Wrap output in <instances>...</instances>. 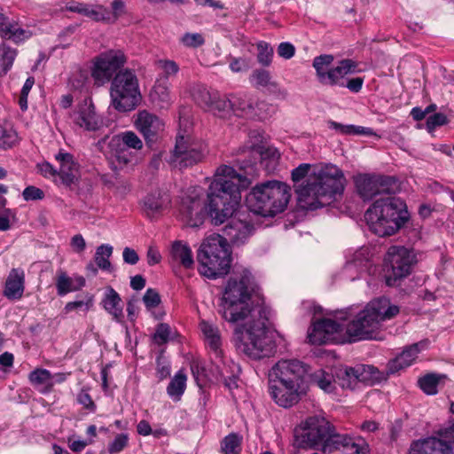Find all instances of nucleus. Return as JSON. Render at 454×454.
<instances>
[{
    "label": "nucleus",
    "mask_w": 454,
    "mask_h": 454,
    "mask_svg": "<svg viewBox=\"0 0 454 454\" xmlns=\"http://www.w3.org/2000/svg\"><path fill=\"white\" fill-rule=\"evenodd\" d=\"M252 274L247 269L234 273L224 286L218 312L225 321L237 325V348L257 360L270 356L276 346L265 325V310L252 297Z\"/></svg>",
    "instance_id": "obj_1"
},
{
    "label": "nucleus",
    "mask_w": 454,
    "mask_h": 454,
    "mask_svg": "<svg viewBox=\"0 0 454 454\" xmlns=\"http://www.w3.org/2000/svg\"><path fill=\"white\" fill-rule=\"evenodd\" d=\"M340 170L332 163L300 164L292 171V180L300 206L309 210L323 207L338 188Z\"/></svg>",
    "instance_id": "obj_2"
},
{
    "label": "nucleus",
    "mask_w": 454,
    "mask_h": 454,
    "mask_svg": "<svg viewBox=\"0 0 454 454\" xmlns=\"http://www.w3.org/2000/svg\"><path fill=\"white\" fill-rule=\"evenodd\" d=\"M246 185L247 178L232 167L222 165L216 169L206 204L207 215L214 225H221L233 215L240 203V190Z\"/></svg>",
    "instance_id": "obj_3"
},
{
    "label": "nucleus",
    "mask_w": 454,
    "mask_h": 454,
    "mask_svg": "<svg viewBox=\"0 0 454 454\" xmlns=\"http://www.w3.org/2000/svg\"><path fill=\"white\" fill-rule=\"evenodd\" d=\"M364 219L373 233L385 237L395 234L408 221L409 213L403 200L388 195L376 200Z\"/></svg>",
    "instance_id": "obj_4"
},
{
    "label": "nucleus",
    "mask_w": 454,
    "mask_h": 454,
    "mask_svg": "<svg viewBox=\"0 0 454 454\" xmlns=\"http://www.w3.org/2000/svg\"><path fill=\"white\" fill-rule=\"evenodd\" d=\"M291 198L290 186L281 181L270 180L254 185L247 195L248 209L263 217L282 213Z\"/></svg>",
    "instance_id": "obj_5"
},
{
    "label": "nucleus",
    "mask_w": 454,
    "mask_h": 454,
    "mask_svg": "<svg viewBox=\"0 0 454 454\" xmlns=\"http://www.w3.org/2000/svg\"><path fill=\"white\" fill-rule=\"evenodd\" d=\"M399 312V307L388 298L373 299L347 325V333L358 340L373 339V334L381 327L382 323L394 318Z\"/></svg>",
    "instance_id": "obj_6"
},
{
    "label": "nucleus",
    "mask_w": 454,
    "mask_h": 454,
    "mask_svg": "<svg viewBox=\"0 0 454 454\" xmlns=\"http://www.w3.org/2000/svg\"><path fill=\"white\" fill-rule=\"evenodd\" d=\"M197 260L199 272L208 278L227 274L231 262L228 241L219 234L207 237L198 250Z\"/></svg>",
    "instance_id": "obj_7"
},
{
    "label": "nucleus",
    "mask_w": 454,
    "mask_h": 454,
    "mask_svg": "<svg viewBox=\"0 0 454 454\" xmlns=\"http://www.w3.org/2000/svg\"><path fill=\"white\" fill-rule=\"evenodd\" d=\"M301 439V447L320 448L324 454H332L340 445V436L333 425L325 418L318 416L307 419Z\"/></svg>",
    "instance_id": "obj_8"
},
{
    "label": "nucleus",
    "mask_w": 454,
    "mask_h": 454,
    "mask_svg": "<svg viewBox=\"0 0 454 454\" xmlns=\"http://www.w3.org/2000/svg\"><path fill=\"white\" fill-rule=\"evenodd\" d=\"M110 96L112 106L119 112H129L138 105L141 99L139 83L135 72L125 68L114 77Z\"/></svg>",
    "instance_id": "obj_9"
},
{
    "label": "nucleus",
    "mask_w": 454,
    "mask_h": 454,
    "mask_svg": "<svg viewBox=\"0 0 454 454\" xmlns=\"http://www.w3.org/2000/svg\"><path fill=\"white\" fill-rule=\"evenodd\" d=\"M143 142L133 131L121 132L111 137L106 154L114 169L137 162V152L143 148Z\"/></svg>",
    "instance_id": "obj_10"
},
{
    "label": "nucleus",
    "mask_w": 454,
    "mask_h": 454,
    "mask_svg": "<svg viewBox=\"0 0 454 454\" xmlns=\"http://www.w3.org/2000/svg\"><path fill=\"white\" fill-rule=\"evenodd\" d=\"M416 262V254L412 249L403 246L388 247L384 257L387 285L393 286L397 280L408 277Z\"/></svg>",
    "instance_id": "obj_11"
},
{
    "label": "nucleus",
    "mask_w": 454,
    "mask_h": 454,
    "mask_svg": "<svg viewBox=\"0 0 454 454\" xmlns=\"http://www.w3.org/2000/svg\"><path fill=\"white\" fill-rule=\"evenodd\" d=\"M207 153V145L204 142L178 136L169 162L179 168H188L202 161Z\"/></svg>",
    "instance_id": "obj_12"
},
{
    "label": "nucleus",
    "mask_w": 454,
    "mask_h": 454,
    "mask_svg": "<svg viewBox=\"0 0 454 454\" xmlns=\"http://www.w3.org/2000/svg\"><path fill=\"white\" fill-rule=\"evenodd\" d=\"M314 317L308 329V343L311 345H325L335 341L340 325L332 317L323 314L320 306H314Z\"/></svg>",
    "instance_id": "obj_13"
},
{
    "label": "nucleus",
    "mask_w": 454,
    "mask_h": 454,
    "mask_svg": "<svg viewBox=\"0 0 454 454\" xmlns=\"http://www.w3.org/2000/svg\"><path fill=\"white\" fill-rule=\"evenodd\" d=\"M127 61L125 54L120 50H110L99 54L93 60L91 76L97 85L108 82Z\"/></svg>",
    "instance_id": "obj_14"
},
{
    "label": "nucleus",
    "mask_w": 454,
    "mask_h": 454,
    "mask_svg": "<svg viewBox=\"0 0 454 454\" xmlns=\"http://www.w3.org/2000/svg\"><path fill=\"white\" fill-rule=\"evenodd\" d=\"M203 189L200 186L190 187L181 199L179 213L183 222L191 227H198L203 223L204 209L202 203Z\"/></svg>",
    "instance_id": "obj_15"
},
{
    "label": "nucleus",
    "mask_w": 454,
    "mask_h": 454,
    "mask_svg": "<svg viewBox=\"0 0 454 454\" xmlns=\"http://www.w3.org/2000/svg\"><path fill=\"white\" fill-rule=\"evenodd\" d=\"M386 380L385 373L373 365L356 364L346 367L342 374V388L354 390L363 385H374Z\"/></svg>",
    "instance_id": "obj_16"
},
{
    "label": "nucleus",
    "mask_w": 454,
    "mask_h": 454,
    "mask_svg": "<svg viewBox=\"0 0 454 454\" xmlns=\"http://www.w3.org/2000/svg\"><path fill=\"white\" fill-rule=\"evenodd\" d=\"M269 393L278 405L289 408L306 395L307 387L292 380L288 382L269 379Z\"/></svg>",
    "instance_id": "obj_17"
},
{
    "label": "nucleus",
    "mask_w": 454,
    "mask_h": 454,
    "mask_svg": "<svg viewBox=\"0 0 454 454\" xmlns=\"http://www.w3.org/2000/svg\"><path fill=\"white\" fill-rule=\"evenodd\" d=\"M263 135L258 130H253L248 135V141L238 150L239 154L249 156V165L254 164L256 160L262 161L270 159L273 164H276L280 157L279 152L274 147H267L263 145Z\"/></svg>",
    "instance_id": "obj_18"
},
{
    "label": "nucleus",
    "mask_w": 454,
    "mask_h": 454,
    "mask_svg": "<svg viewBox=\"0 0 454 454\" xmlns=\"http://www.w3.org/2000/svg\"><path fill=\"white\" fill-rule=\"evenodd\" d=\"M70 118L75 126L86 131L99 130L104 125L103 117L96 111L90 98H84L75 106Z\"/></svg>",
    "instance_id": "obj_19"
},
{
    "label": "nucleus",
    "mask_w": 454,
    "mask_h": 454,
    "mask_svg": "<svg viewBox=\"0 0 454 454\" xmlns=\"http://www.w3.org/2000/svg\"><path fill=\"white\" fill-rule=\"evenodd\" d=\"M357 192L364 200H370L376 195L393 192L395 180L389 176H360L356 180Z\"/></svg>",
    "instance_id": "obj_20"
},
{
    "label": "nucleus",
    "mask_w": 454,
    "mask_h": 454,
    "mask_svg": "<svg viewBox=\"0 0 454 454\" xmlns=\"http://www.w3.org/2000/svg\"><path fill=\"white\" fill-rule=\"evenodd\" d=\"M307 372L305 364L297 359H282L270 371L269 379L280 381L291 380L294 383L306 385L304 376Z\"/></svg>",
    "instance_id": "obj_21"
},
{
    "label": "nucleus",
    "mask_w": 454,
    "mask_h": 454,
    "mask_svg": "<svg viewBox=\"0 0 454 454\" xmlns=\"http://www.w3.org/2000/svg\"><path fill=\"white\" fill-rule=\"evenodd\" d=\"M333 60V56L330 54H323L313 59L312 66L317 80L324 85H335L340 78V65H334Z\"/></svg>",
    "instance_id": "obj_22"
},
{
    "label": "nucleus",
    "mask_w": 454,
    "mask_h": 454,
    "mask_svg": "<svg viewBox=\"0 0 454 454\" xmlns=\"http://www.w3.org/2000/svg\"><path fill=\"white\" fill-rule=\"evenodd\" d=\"M169 195L160 189L148 192L141 200V207L146 216L153 218L161 215L170 206Z\"/></svg>",
    "instance_id": "obj_23"
},
{
    "label": "nucleus",
    "mask_w": 454,
    "mask_h": 454,
    "mask_svg": "<svg viewBox=\"0 0 454 454\" xmlns=\"http://www.w3.org/2000/svg\"><path fill=\"white\" fill-rule=\"evenodd\" d=\"M254 227L247 219L232 218L223 228L224 238L233 245L244 244L253 234Z\"/></svg>",
    "instance_id": "obj_24"
},
{
    "label": "nucleus",
    "mask_w": 454,
    "mask_h": 454,
    "mask_svg": "<svg viewBox=\"0 0 454 454\" xmlns=\"http://www.w3.org/2000/svg\"><path fill=\"white\" fill-rule=\"evenodd\" d=\"M408 454H454V452L453 446L436 436H430L412 442Z\"/></svg>",
    "instance_id": "obj_25"
},
{
    "label": "nucleus",
    "mask_w": 454,
    "mask_h": 454,
    "mask_svg": "<svg viewBox=\"0 0 454 454\" xmlns=\"http://www.w3.org/2000/svg\"><path fill=\"white\" fill-rule=\"evenodd\" d=\"M135 127L145 139L152 141L163 129L164 123L156 115L144 110L137 113Z\"/></svg>",
    "instance_id": "obj_26"
},
{
    "label": "nucleus",
    "mask_w": 454,
    "mask_h": 454,
    "mask_svg": "<svg viewBox=\"0 0 454 454\" xmlns=\"http://www.w3.org/2000/svg\"><path fill=\"white\" fill-rule=\"evenodd\" d=\"M427 340H423L405 348L399 356L388 362L387 374H395L400 370L410 366L417 358L419 351L427 348Z\"/></svg>",
    "instance_id": "obj_27"
},
{
    "label": "nucleus",
    "mask_w": 454,
    "mask_h": 454,
    "mask_svg": "<svg viewBox=\"0 0 454 454\" xmlns=\"http://www.w3.org/2000/svg\"><path fill=\"white\" fill-rule=\"evenodd\" d=\"M212 361L218 374L223 378L225 385L229 388L236 387V380L240 372L239 364H235L231 359L224 356L223 350H221V354L218 356L217 355H213Z\"/></svg>",
    "instance_id": "obj_28"
},
{
    "label": "nucleus",
    "mask_w": 454,
    "mask_h": 454,
    "mask_svg": "<svg viewBox=\"0 0 454 454\" xmlns=\"http://www.w3.org/2000/svg\"><path fill=\"white\" fill-rule=\"evenodd\" d=\"M0 36L15 43H22L32 36V32L23 28L17 21L0 13Z\"/></svg>",
    "instance_id": "obj_29"
},
{
    "label": "nucleus",
    "mask_w": 454,
    "mask_h": 454,
    "mask_svg": "<svg viewBox=\"0 0 454 454\" xmlns=\"http://www.w3.org/2000/svg\"><path fill=\"white\" fill-rule=\"evenodd\" d=\"M55 159L59 163L58 176L62 184L70 185L74 184L79 176L78 164L74 160L73 155L67 153L59 152Z\"/></svg>",
    "instance_id": "obj_30"
},
{
    "label": "nucleus",
    "mask_w": 454,
    "mask_h": 454,
    "mask_svg": "<svg viewBox=\"0 0 454 454\" xmlns=\"http://www.w3.org/2000/svg\"><path fill=\"white\" fill-rule=\"evenodd\" d=\"M169 260L173 264L186 270L192 269L194 265L192 250L188 243L182 240H176L171 244Z\"/></svg>",
    "instance_id": "obj_31"
},
{
    "label": "nucleus",
    "mask_w": 454,
    "mask_h": 454,
    "mask_svg": "<svg viewBox=\"0 0 454 454\" xmlns=\"http://www.w3.org/2000/svg\"><path fill=\"white\" fill-rule=\"evenodd\" d=\"M25 289V273L21 269H12L5 281L4 295L9 300H20Z\"/></svg>",
    "instance_id": "obj_32"
},
{
    "label": "nucleus",
    "mask_w": 454,
    "mask_h": 454,
    "mask_svg": "<svg viewBox=\"0 0 454 454\" xmlns=\"http://www.w3.org/2000/svg\"><path fill=\"white\" fill-rule=\"evenodd\" d=\"M200 329L202 333L204 341L211 351L212 355L220 356L222 349V336L219 328L215 324L201 320Z\"/></svg>",
    "instance_id": "obj_33"
},
{
    "label": "nucleus",
    "mask_w": 454,
    "mask_h": 454,
    "mask_svg": "<svg viewBox=\"0 0 454 454\" xmlns=\"http://www.w3.org/2000/svg\"><path fill=\"white\" fill-rule=\"evenodd\" d=\"M104 309L115 319L123 318V305L119 294L112 287H107L102 300Z\"/></svg>",
    "instance_id": "obj_34"
},
{
    "label": "nucleus",
    "mask_w": 454,
    "mask_h": 454,
    "mask_svg": "<svg viewBox=\"0 0 454 454\" xmlns=\"http://www.w3.org/2000/svg\"><path fill=\"white\" fill-rule=\"evenodd\" d=\"M84 285L85 279L81 276L71 278L63 270H59L57 273L56 288L58 294L60 296L77 291Z\"/></svg>",
    "instance_id": "obj_35"
},
{
    "label": "nucleus",
    "mask_w": 454,
    "mask_h": 454,
    "mask_svg": "<svg viewBox=\"0 0 454 454\" xmlns=\"http://www.w3.org/2000/svg\"><path fill=\"white\" fill-rule=\"evenodd\" d=\"M152 102L160 108H168L173 100L167 80L157 82L150 92Z\"/></svg>",
    "instance_id": "obj_36"
},
{
    "label": "nucleus",
    "mask_w": 454,
    "mask_h": 454,
    "mask_svg": "<svg viewBox=\"0 0 454 454\" xmlns=\"http://www.w3.org/2000/svg\"><path fill=\"white\" fill-rule=\"evenodd\" d=\"M447 380L446 374L427 373L419 380V385L427 395H435L438 392V387L444 386Z\"/></svg>",
    "instance_id": "obj_37"
},
{
    "label": "nucleus",
    "mask_w": 454,
    "mask_h": 454,
    "mask_svg": "<svg viewBox=\"0 0 454 454\" xmlns=\"http://www.w3.org/2000/svg\"><path fill=\"white\" fill-rule=\"evenodd\" d=\"M30 383L41 392H47L53 387V378L46 369H35L29 373Z\"/></svg>",
    "instance_id": "obj_38"
},
{
    "label": "nucleus",
    "mask_w": 454,
    "mask_h": 454,
    "mask_svg": "<svg viewBox=\"0 0 454 454\" xmlns=\"http://www.w3.org/2000/svg\"><path fill=\"white\" fill-rule=\"evenodd\" d=\"M112 11L109 12L106 7L98 5L99 15L96 21L115 22L125 13V3L122 0H113L111 3Z\"/></svg>",
    "instance_id": "obj_39"
},
{
    "label": "nucleus",
    "mask_w": 454,
    "mask_h": 454,
    "mask_svg": "<svg viewBox=\"0 0 454 454\" xmlns=\"http://www.w3.org/2000/svg\"><path fill=\"white\" fill-rule=\"evenodd\" d=\"M342 454H369V445L362 437L342 435Z\"/></svg>",
    "instance_id": "obj_40"
},
{
    "label": "nucleus",
    "mask_w": 454,
    "mask_h": 454,
    "mask_svg": "<svg viewBox=\"0 0 454 454\" xmlns=\"http://www.w3.org/2000/svg\"><path fill=\"white\" fill-rule=\"evenodd\" d=\"M239 100L240 99L238 98H221L217 93V98L214 99L208 111L215 115L224 118L231 112L233 106H236Z\"/></svg>",
    "instance_id": "obj_41"
},
{
    "label": "nucleus",
    "mask_w": 454,
    "mask_h": 454,
    "mask_svg": "<svg viewBox=\"0 0 454 454\" xmlns=\"http://www.w3.org/2000/svg\"><path fill=\"white\" fill-rule=\"evenodd\" d=\"M313 381L325 393H333L337 389V380L332 372L317 371L312 375Z\"/></svg>",
    "instance_id": "obj_42"
},
{
    "label": "nucleus",
    "mask_w": 454,
    "mask_h": 454,
    "mask_svg": "<svg viewBox=\"0 0 454 454\" xmlns=\"http://www.w3.org/2000/svg\"><path fill=\"white\" fill-rule=\"evenodd\" d=\"M17 56V50L5 43L0 44V75L6 74L12 68Z\"/></svg>",
    "instance_id": "obj_43"
},
{
    "label": "nucleus",
    "mask_w": 454,
    "mask_h": 454,
    "mask_svg": "<svg viewBox=\"0 0 454 454\" xmlns=\"http://www.w3.org/2000/svg\"><path fill=\"white\" fill-rule=\"evenodd\" d=\"M186 375L181 370L176 373L167 387L168 395L173 399H180L186 387Z\"/></svg>",
    "instance_id": "obj_44"
},
{
    "label": "nucleus",
    "mask_w": 454,
    "mask_h": 454,
    "mask_svg": "<svg viewBox=\"0 0 454 454\" xmlns=\"http://www.w3.org/2000/svg\"><path fill=\"white\" fill-rule=\"evenodd\" d=\"M113 254V247L108 244H103L99 246L95 253L94 260L97 266L106 271L112 270V264L110 262V257Z\"/></svg>",
    "instance_id": "obj_45"
},
{
    "label": "nucleus",
    "mask_w": 454,
    "mask_h": 454,
    "mask_svg": "<svg viewBox=\"0 0 454 454\" xmlns=\"http://www.w3.org/2000/svg\"><path fill=\"white\" fill-rule=\"evenodd\" d=\"M174 332L168 324L160 323L156 326L155 333L153 335V340L155 344L160 346L168 342L174 338Z\"/></svg>",
    "instance_id": "obj_46"
},
{
    "label": "nucleus",
    "mask_w": 454,
    "mask_h": 454,
    "mask_svg": "<svg viewBox=\"0 0 454 454\" xmlns=\"http://www.w3.org/2000/svg\"><path fill=\"white\" fill-rule=\"evenodd\" d=\"M194 100L207 110L213 104L215 98H217V92H211L205 87H198L193 92Z\"/></svg>",
    "instance_id": "obj_47"
},
{
    "label": "nucleus",
    "mask_w": 454,
    "mask_h": 454,
    "mask_svg": "<svg viewBox=\"0 0 454 454\" xmlns=\"http://www.w3.org/2000/svg\"><path fill=\"white\" fill-rule=\"evenodd\" d=\"M251 82L255 87L277 88V82H271L270 73L264 69L254 70L251 75Z\"/></svg>",
    "instance_id": "obj_48"
},
{
    "label": "nucleus",
    "mask_w": 454,
    "mask_h": 454,
    "mask_svg": "<svg viewBox=\"0 0 454 454\" xmlns=\"http://www.w3.org/2000/svg\"><path fill=\"white\" fill-rule=\"evenodd\" d=\"M67 10L91 18L94 20L99 15L98 6L94 9L91 5L83 3H72L67 6Z\"/></svg>",
    "instance_id": "obj_49"
},
{
    "label": "nucleus",
    "mask_w": 454,
    "mask_h": 454,
    "mask_svg": "<svg viewBox=\"0 0 454 454\" xmlns=\"http://www.w3.org/2000/svg\"><path fill=\"white\" fill-rule=\"evenodd\" d=\"M223 454H239L240 438L236 434H230L222 442Z\"/></svg>",
    "instance_id": "obj_50"
},
{
    "label": "nucleus",
    "mask_w": 454,
    "mask_h": 454,
    "mask_svg": "<svg viewBox=\"0 0 454 454\" xmlns=\"http://www.w3.org/2000/svg\"><path fill=\"white\" fill-rule=\"evenodd\" d=\"M257 59L262 66L268 67L270 65L273 57V49L266 42H259L257 43Z\"/></svg>",
    "instance_id": "obj_51"
},
{
    "label": "nucleus",
    "mask_w": 454,
    "mask_h": 454,
    "mask_svg": "<svg viewBox=\"0 0 454 454\" xmlns=\"http://www.w3.org/2000/svg\"><path fill=\"white\" fill-rule=\"evenodd\" d=\"M88 297L86 300L74 301L67 302L65 306V311L69 313L75 309H82L83 311H88L93 306V298L91 295H86Z\"/></svg>",
    "instance_id": "obj_52"
},
{
    "label": "nucleus",
    "mask_w": 454,
    "mask_h": 454,
    "mask_svg": "<svg viewBox=\"0 0 454 454\" xmlns=\"http://www.w3.org/2000/svg\"><path fill=\"white\" fill-rule=\"evenodd\" d=\"M181 42L186 47L197 48L201 46L205 41L201 34L186 33L182 36Z\"/></svg>",
    "instance_id": "obj_53"
},
{
    "label": "nucleus",
    "mask_w": 454,
    "mask_h": 454,
    "mask_svg": "<svg viewBox=\"0 0 454 454\" xmlns=\"http://www.w3.org/2000/svg\"><path fill=\"white\" fill-rule=\"evenodd\" d=\"M129 437L126 434H118L108 446L110 454L121 452L128 445Z\"/></svg>",
    "instance_id": "obj_54"
},
{
    "label": "nucleus",
    "mask_w": 454,
    "mask_h": 454,
    "mask_svg": "<svg viewBox=\"0 0 454 454\" xmlns=\"http://www.w3.org/2000/svg\"><path fill=\"white\" fill-rule=\"evenodd\" d=\"M435 436L438 439H442L443 442L452 446L454 444V422H451L448 426L440 428L436 432Z\"/></svg>",
    "instance_id": "obj_55"
},
{
    "label": "nucleus",
    "mask_w": 454,
    "mask_h": 454,
    "mask_svg": "<svg viewBox=\"0 0 454 454\" xmlns=\"http://www.w3.org/2000/svg\"><path fill=\"white\" fill-rule=\"evenodd\" d=\"M342 134L373 136L375 133L371 128L356 125H342Z\"/></svg>",
    "instance_id": "obj_56"
},
{
    "label": "nucleus",
    "mask_w": 454,
    "mask_h": 454,
    "mask_svg": "<svg viewBox=\"0 0 454 454\" xmlns=\"http://www.w3.org/2000/svg\"><path fill=\"white\" fill-rule=\"evenodd\" d=\"M448 123V118L444 114L436 113L429 116L427 120V129L429 131L434 130L436 127Z\"/></svg>",
    "instance_id": "obj_57"
},
{
    "label": "nucleus",
    "mask_w": 454,
    "mask_h": 454,
    "mask_svg": "<svg viewBox=\"0 0 454 454\" xmlns=\"http://www.w3.org/2000/svg\"><path fill=\"white\" fill-rule=\"evenodd\" d=\"M364 79L363 77H353L342 79V86H345L353 93H357L362 90Z\"/></svg>",
    "instance_id": "obj_58"
},
{
    "label": "nucleus",
    "mask_w": 454,
    "mask_h": 454,
    "mask_svg": "<svg viewBox=\"0 0 454 454\" xmlns=\"http://www.w3.org/2000/svg\"><path fill=\"white\" fill-rule=\"evenodd\" d=\"M143 301L146 308L152 309L156 307L160 302V298L159 294L154 289L149 288L144 294Z\"/></svg>",
    "instance_id": "obj_59"
},
{
    "label": "nucleus",
    "mask_w": 454,
    "mask_h": 454,
    "mask_svg": "<svg viewBox=\"0 0 454 454\" xmlns=\"http://www.w3.org/2000/svg\"><path fill=\"white\" fill-rule=\"evenodd\" d=\"M88 74L83 70H77L70 78V83L74 89H81L86 83Z\"/></svg>",
    "instance_id": "obj_60"
},
{
    "label": "nucleus",
    "mask_w": 454,
    "mask_h": 454,
    "mask_svg": "<svg viewBox=\"0 0 454 454\" xmlns=\"http://www.w3.org/2000/svg\"><path fill=\"white\" fill-rule=\"evenodd\" d=\"M15 219V214L9 208L0 212V231H7L11 228V221Z\"/></svg>",
    "instance_id": "obj_61"
},
{
    "label": "nucleus",
    "mask_w": 454,
    "mask_h": 454,
    "mask_svg": "<svg viewBox=\"0 0 454 454\" xmlns=\"http://www.w3.org/2000/svg\"><path fill=\"white\" fill-rule=\"evenodd\" d=\"M43 192L35 186H27L22 192L25 200H36L43 198Z\"/></svg>",
    "instance_id": "obj_62"
},
{
    "label": "nucleus",
    "mask_w": 454,
    "mask_h": 454,
    "mask_svg": "<svg viewBox=\"0 0 454 454\" xmlns=\"http://www.w3.org/2000/svg\"><path fill=\"white\" fill-rule=\"evenodd\" d=\"M359 63L352 59H342V79L345 75L361 72Z\"/></svg>",
    "instance_id": "obj_63"
},
{
    "label": "nucleus",
    "mask_w": 454,
    "mask_h": 454,
    "mask_svg": "<svg viewBox=\"0 0 454 454\" xmlns=\"http://www.w3.org/2000/svg\"><path fill=\"white\" fill-rule=\"evenodd\" d=\"M277 51L279 57L290 59L294 56L295 48L292 43L284 42L278 45Z\"/></svg>",
    "instance_id": "obj_64"
}]
</instances>
